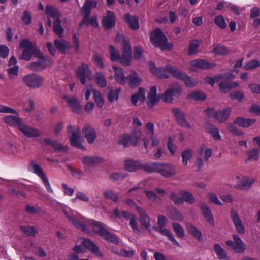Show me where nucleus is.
Wrapping results in <instances>:
<instances>
[{"mask_svg": "<svg viewBox=\"0 0 260 260\" xmlns=\"http://www.w3.org/2000/svg\"><path fill=\"white\" fill-rule=\"evenodd\" d=\"M124 168L129 172H134L142 168V165L140 162L128 160L125 161Z\"/></svg>", "mask_w": 260, "mask_h": 260, "instance_id": "36", "label": "nucleus"}, {"mask_svg": "<svg viewBox=\"0 0 260 260\" xmlns=\"http://www.w3.org/2000/svg\"><path fill=\"white\" fill-rule=\"evenodd\" d=\"M229 96L231 99L237 100V101H242L244 97V95L241 91H235L229 94Z\"/></svg>", "mask_w": 260, "mask_h": 260, "instance_id": "63", "label": "nucleus"}, {"mask_svg": "<svg viewBox=\"0 0 260 260\" xmlns=\"http://www.w3.org/2000/svg\"><path fill=\"white\" fill-rule=\"evenodd\" d=\"M137 212L139 214L140 221L142 226L150 231L151 229L150 219L146 211L139 206L136 207Z\"/></svg>", "mask_w": 260, "mask_h": 260, "instance_id": "20", "label": "nucleus"}, {"mask_svg": "<svg viewBox=\"0 0 260 260\" xmlns=\"http://www.w3.org/2000/svg\"><path fill=\"white\" fill-rule=\"evenodd\" d=\"M204 128L208 133L214 138L215 139H220L221 137L217 128L208 123L205 124Z\"/></svg>", "mask_w": 260, "mask_h": 260, "instance_id": "40", "label": "nucleus"}, {"mask_svg": "<svg viewBox=\"0 0 260 260\" xmlns=\"http://www.w3.org/2000/svg\"><path fill=\"white\" fill-rule=\"evenodd\" d=\"M259 152V150L257 148H254L251 149L248 153V159L247 160V161L249 160L254 161L257 160L258 159Z\"/></svg>", "mask_w": 260, "mask_h": 260, "instance_id": "61", "label": "nucleus"}, {"mask_svg": "<svg viewBox=\"0 0 260 260\" xmlns=\"http://www.w3.org/2000/svg\"><path fill=\"white\" fill-rule=\"evenodd\" d=\"M199 154L203 156L205 160H208L212 155V150L207 147H201L199 151Z\"/></svg>", "mask_w": 260, "mask_h": 260, "instance_id": "56", "label": "nucleus"}, {"mask_svg": "<svg viewBox=\"0 0 260 260\" xmlns=\"http://www.w3.org/2000/svg\"><path fill=\"white\" fill-rule=\"evenodd\" d=\"M149 65L151 73L156 77L161 79L167 78L169 77V75L166 71L169 72L168 70H167V67H172L171 66H167L165 68L160 69L157 68L155 64L152 62H150Z\"/></svg>", "mask_w": 260, "mask_h": 260, "instance_id": "21", "label": "nucleus"}, {"mask_svg": "<svg viewBox=\"0 0 260 260\" xmlns=\"http://www.w3.org/2000/svg\"><path fill=\"white\" fill-rule=\"evenodd\" d=\"M63 213L66 216L67 218L72 222V223L77 228L79 229L83 232L89 234L91 231L84 223H83L78 220V219L83 218L81 215L74 216L69 214L66 210H63Z\"/></svg>", "mask_w": 260, "mask_h": 260, "instance_id": "11", "label": "nucleus"}, {"mask_svg": "<svg viewBox=\"0 0 260 260\" xmlns=\"http://www.w3.org/2000/svg\"><path fill=\"white\" fill-rule=\"evenodd\" d=\"M255 121V119L239 117L235 119V123L240 127L247 128L253 125Z\"/></svg>", "mask_w": 260, "mask_h": 260, "instance_id": "32", "label": "nucleus"}, {"mask_svg": "<svg viewBox=\"0 0 260 260\" xmlns=\"http://www.w3.org/2000/svg\"><path fill=\"white\" fill-rule=\"evenodd\" d=\"M227 78H229V76L225 74H219L214 77L206 78L205 79V82L213 86L216 82L221 81Z\"/></svg>", "mask_w": 260, "mask_h": 260, "instance_id": "46", "label": "nucleus"}, {"mask_svg": "<svg viewBox=\"0 0 260 260\" xmlns=\"http://www.w3.org/2000/svg\"><path fill=\"white\" fill-rule=\"evenodd\" d=\"M53 32L59 37L62 38L64 36V29L61 24V21L60 19H55L53 22Z\"/></svg>", "mask_w": 260, "mask_h": 260, "instance_id": "41", "label": "nucleus"}, {"mask_svg": "<svg viewBox=\"0 0 260 260\" xmlns=\"http://www.w3.org/2000/svg\"><path fill=\"white\" fill-rule=\"evenodd\" d=\"M199 206L205 219L211 226H214V219L209 206L206 203L201 202L199 203Z\"/></svg>", "mask_w": 260, "mask_h": 260, "instance_id": "17", "label": "nucleus"}, {"mask_svg": "<svg viewBox=\"0 0 260 260\" xmlns=\"http://www.w3.org/2000/svg\"><path fill=\"white\" fill-rule=\"evenodd\" d=\"M156 86H152L150 89V92L148 95L147 105L150 108H152L154 104L159 100L156 94Z\"/></svg>", "mask_w": 260, "mask_h": 260, "instance_id": "31", "label": "nucleus"}, {"mask_svg": "<svg viewBox=\"0 0 260 260\" xmlns=\"http://www.w3.org/2000/svg\"><path fill=\"white\" fill-rule=\"evenodd\" d=\"M82 132L84 133L85 137L89 144H92L96 138L95 129L89 126L86 125L83 128Z\"/></svg>", "mask_w": 260, "mask_h": 260, "instance_id": "29", "label": "nucleus"}, {"mask_svg": "<svg viewBox=\"0 0 260 260\" xmlns=\"http://www.w3.org/2000/svg\"><path fill=\"white\" fill-rule=\"evenodd\" d=\"M151 41L155 47H159L162 50H171L173 48V44L167 43V39L162 31L157 29L151 35Z\"/></svg>", "mask_w": 260, "mask_h": 260, "instance_id": "3", "label": "nucleus"}, {"mask_svg": "<svg viewBox=\"0 0 260 260\" xmlns=\"http://www.w3.org/2000/svg\"><path fill=\"white\" fill-rule=\"evenodd\" d=\"M200 42L198 40H191L188 47V54L191 56L197 54Z\"/></svg>", "mask_w": 260, "mask_h": 260, "instance_id": "44", "label": "nucleus"}, {"mask_svg": "<svg viewBox=\"0 0 260 260\" xmlns=\"http://www.w3.org/2000/svg\"><path fill=\"white\" fill-rule=\"evenodd\" d=\"M234 241L229 240L226 242L228 246L231 247L234 251L239 253H242L245 250V244L237 234L233 235Z\"/></svg>", "mask_w": 260, "mask_h": 260, "instance_id": "13", "label": "nucleus"}, {"mask_svg": "<svg viewBox=\"0 0 260 260\" xmlns=\"http://www.w3.org/2000/svg\"><path fill=\"white\" fill-rule=\"evenodd\" d=\"M190 64L193 67L201 69H208L214 67L207 60L201 59L192 60L190 62Z\"/></svg>", "mask_w": 260, "mask_h": 260, "instance_id": "34", "label": "nucleus"}, {"mask_svg": "<svg viewBox=\"0 0 260 260\" xmlns=\"http://www.w3.org/2000/svg\"><path fill=\"white\" fill-rule=\"evenodd\" d=\"M230 216L236 231L240 234H244L245 232V228L242 224L238 212L232 209L230 212Z\"/></svg>", "mask_w": 260, "mask_h": 260, "instance_id": "16", "label": "nucleus"}, {"mask_svg": "<svg viewBox=\"0 0 260 260\" xmlns=\"http://www.w3.org/2000/svg\"><path fill=\"white\" fill-rule=\"evenodd\" d=\"M36 55L39 59L30 63L28 66V69L30 70L36 72L41 71L51 64V60L47 56H44L43 53H39Z\"/></svg>", "mask_w": 260, "mask_h": 260, "instance_id": "7", "label": "nucleus"}, {"mask_svg": "<svg viewBox=\"0 0 260 260\" xmlns=\"http://www.w3.org/2000/svg\"><path fill=\"white\" fill-rule=\"evenodd\" d=\"M182 93V89L180 85L173 84L168 88L165 93L160 95V98L166 103H171L174 96H180Z\"/></svg>", "mask_w": 260, "mask_h": 260, "instance_id": "9", "label": "nucleus"}, {"mask_svg": "<svg viewBox=\"0 0 260 260\" xmlns=\"http://www.w3.org/2000/svg\"><path fill=\"white\" fill-rule=\"evenodd\" d=\"M192 155L193 153L191 150H186L182 152V164L184 166L187 165L188 161L192 158Z\"/></svg>", "mask_w": 260, "mask_h": 260, "instance_id": "58", "label": "nucleus"}, {"mask_svg": "<svg viewBox=\"0 0 260 260\" xmlns=\"http://www.w3.org/2000/svg\"><path fill=\"white\" fill-rule=\"evenodd\" d=\"M214 249L217 256L219 259H223L226 258V253L219 244H215L214 246Z\"/></svg>", "mask_w": 260, "mask_h": 260, "instance_id": "52", "label": "nucleus"}, {"mask_svg": "<svg viewBox=\"0 0 260 260\" xmlns=\"http://www.w3.org/2000/svg\"><path fill=\"white\" fill-rule=\"evenodd\" d=\"M182 201L189 204H193L195 202L193 196L188 191H183L181 193Z\"/></svg>", "mask_w": 260, "mask_h": 260, "instance_id": "55", "label": "nucleus"}, {"mask_svg": "<svg viewBox=\"0 0 260 260\" xmlns=\"http://www.w3.org/2000/svg\"><path fill=\"white\" fill-rule=\"evenodd\" d=\"M68 135H71L70 139L73 146H81L84 141V138L81 135L80 129L78 126L70 125L67 127Z\"/></svg>", "mask_w": 260, "mask_h": 260, "instance_id": "5", "label": "nucleus"}, {"mask_svg": "<svg viewBox=\"0 0 260 260\" xmlns=\"http://www.w3.org/2000/svg\"><path fill=\"white\" fill-rule=\"evenodd\" d=\"M127 80H128L129 86L132 87L138 86L142 81L141 78L135 71H133L129 74L127 76Z\"/></svg>", "mask_w": 260, "mask_h": 260, "instance_id": "33", "label": "nucleus"}, {"mask_svg": "<svg viewBox=\"0 0 260 260\" xmlns=\"http://www.w3.org/2000/svg\"><path fill=\"white\" fill-rule=\"evenodd\" d=\"M124 17L132 29L136 30L139 28L138 18L137 16H132L128 14H126Z\"/></svg>", "mask_w": 260, "mask_h": 260, "instance_id": "38", "label": "nucleus"}, {"mask_svg": "<svg viewBox=\"0 0 260 260\" xmlns=\"http://www.w3.org/2000/svg\"><path fill=\"white\" fill-rule=\"evenodd\" d=\"M153 229L156 232L159 233L161 235L167 237L168 239L170 240L174 245L177 247H180V244L175 240L174 236L171 234L170 231L165 228L161 226H153Z\"/></svg>", "mask_w": 260, "mask_h": 260, "instance_id": "27", "label": "nucleus"}, {"mask_svg": "<svg viewBox=\"0 0 260 260\" xmlns=\"http://www.w3.org/2000/svg\"><path fill=\"white\" fill-rule=\"evenodd\" d=\"M21 230L28 236H35L38 232L35 226H21Z\"/></svg>", "mask_w": 260, "mask_h": 260, "instance_id": "51", "label": "nucleus"}, {"mask_svg": "<svg viewBox=\"0 0 260 260\" xmlns=\"http://www.w3.org/2000/svg\"><path fill=\"white\" fill-rule=\"evenodd\" d=\"M103 159L98 156H84L82 158V162L84 166V169L87 167H94L102 162Z\"/></svg>", "mask_w": 260, "mask_h": 260, "instance_id": "23", "label": "nucleus"}, {"mask_svg": "<svg viewBox=\"0 0 260 260\" xmlns=\"http://www.w3.org/2000/svg\"><path fill=\"white\" fill-rule=\"evenodd\" d=\"M93 96L98 106L101 108L104 104V100L100 91L96 90L93 91Z\"/></svg>", "mask_w": 260, "mask_h": 260, "instance_id": "59", "label": "nucleus"}, {"mask_svg": "<svg viewBox=\"0 0 260 260\" xmlns=\"http://www.w3.org/2000/svg\"><path fill=\"white\" fill-rule=\"evenodd\" d=\"M82 244L96 256L99 257L103 256V254L100 251L98 246L95 244L93 241L89 239H85L83 240Z\"/></svg>", "mask_w": 260, "mask_h": 260, "instance_id": "26", "label": "nucleus"}, {"mask_svg": "<svg viewBox=\"0 0 260 260\" xmlns=\"http://www.w3.org/2000/svg\"><path fill=\"white\" fill-rule=\"evenodd\" d=\"M255 182V178L245 176L237 182L235 185V188L241 190H248Z\"/></svg>", "mask_w": 260, "mask_h": 260, "instance_id": "18", "label": "nucleus"}, {"mask_svg": "<svg viewBox=\"0 0 260 260\" xmlns=\"http://www.w3.org/2000/svg\"><path fill=\"white\" fill-rule=\"evenodd\" d=\"M145 193L147 198L152 202L161 204L162 202L161 199L153 191H145Z\"/></svg>", "mask_w": 260, "mask_h": 260, "instance_id": "53", "label": "nucleus"}, {"mask_svg": "<svg viewBox=\"0 0 260 260\" xmlns=\"http://www.w3.org/2000/svg\"><path fill=\"white\" fill-rule=\"evenodd\" d=\"M64 99L66 101L68 105L71 107L74 112L77 113L81 112V107L77 98L74 96L64 95Z\"/></svg>", "mask_w": 260, "mask_h": 260, "instance_id": "25", "label": "nucleus"}, {"mask_svg": "<svg viewBox=\"0 0 260 260\" xmlns=\"http://www.w3.org/2000/svg\"><path fill=\"white\" fill-rule=\"evenodd\" d=\"M123 55L121 63L124 65H129L132 59V49L129 42L125 39L122 42Z\"/></svg>", "mask_w": 260, "mask_h": 260, "instance_id": "14", "label": "nucleus"}, {"mask_svg": "<svg viewBox=\"0 0 260 260\" xmlns=\"http://www.w3.org/2000/svg\"><path fill=\"white\" fill-rule=\"evenodd\" d=\"M186 228L188 233L198 240L201 241L203 240L202 233L194 225L188 223L186 224Z\"/></svg>", "mask_w": 260, "mask_h": 260, "instance_id": "39", "label": "nucleus"}, {"mask_svg": "<svg viewBox=\"0 0 260 260\" xmlns=\"http://www.w3.org/2000/svg\"><path fill=\"white\" fill-rule=\"evenodd\" d=\"M172 226L174 231L178 237L180 238H183L184 237V231L182 226L177 223H173Z\"/></svg>", "mask_w": 260, "mask_h": 260, "instance_id": "60", "label": "nucleus"}, {"mask_svg": "<svg viewBox=\"0 0 260 260\" xmlns=\"http://www.w3.org/2000/svg\"><path fill=\"white\" fill-rule=\"evenodd\" d=\"M115 23V17L113 12L107 11L106 15L104 17L102 21V24L106 29H109L113 27Z\"/></svg>", "mask_w": 260, "mask_h": 260, "instance_id": "24", "label": "nucleus"}, {"mask_svg": "<svg viewBox=\"0 0 260 260\" xmlns=\"http://www.w3.org/2000/svg\"><path fill=\"white\" fill-rule=\"evenodd\" d=\"M45 13L48 18H53L55 19H60L61 13L59 10L51 5H47L45 8Z\"/></svg>", "mask_w": 260, "mask_h": 260, "instance_id": "30", "label": "nucleus"}, {"mask_svg": "<svg viewBox=\"0 0 260 260\" xmlns=\"http://www.w3.org/2000/svg\"><path fill=\"white\" fill-rule=\"evenodd\" d=\"M56 48L62 53H65L71 48L70 43L63 39H56L54 41Z\"/></svg>", "mask_w": 260, "mask_h": 260, "instance_id": "37", "label": "nucleus"}, {"mask_svg": "<svg viewBox=\"0 0 260 260\" xmlns=\"http://www.w3.org/2000/svg\"><path fill=\"white\" fill-rule=\"evenodd\" d=\"M109 52L110 55L111 59L112 61H118L121 63V59L122 56L120 57L119 51L115 48L113 46L110 45L109 46Z\"/></svg>", "mask_w": 260, "mask_h": 260, "instance_id": "43", "label": "nucleus"}, {"mask_svg": "<svg viewBox=\"0 0 260 260\" xmlns=\"http://www.w3.org/2000/svg\"><path fill=\"white\" fill-rule=\"evenodd\" d=\"M227 78H229V76L225 74H219L214 77L206 78L205 79V82L213 86L216 82L221 81Z\"/></svg>", "mask_w": 260, "mask_h": 260, "instance_id": "47", "label": "nucleus"}, {"mask_svg": "<svg viewBox=\"0 0 260 260\" xmlns=\"http://www.w3.org/2000/svg\"><path fill=\"white\" fill-rule=\"evenodd\" d=\"M96 4V2L93 0L86 1L82 9V13L84 15V18L81 24L91 25L95 28L99 26L96 17H93L90 20H88L91 8L95 7Z\"/></svg>", "mask_w": 260, "mask_h": 260, "instance_id": "2", "label": "nucleus"}, {"mask_svg": "<svg viewBox=\"0 0 260 260\" xmlns=\"http://www.w3.org/2000/svg\"><path fill=\"white\" fill-rule=\"evenodd\" d=\"M23 83L27 87L37 89L42 86L44 79L40 75L32 73L24 75L22 79Z\"/></svg>", "mask_w": 260, "mask_h": 260, "instance_id": "4", "label": "nucleus"}, {"mask_svg": "<svg viewBox=\"0 0 260 260\" xmlns=\"http://www.w3.org/2000/svg\"><path fill=\"white\" fill-rule=\"evenodd\" d=\"M91 75V71L87 64L83 63L77 68L76 76L82 84H85L86 79L90 78Z\"/></svg>", "mask_w": 260, "mask_h": 260, "instance_id": "12", "label": "nucleus"}, {"mask_svg": "<svg viewBox=\"0 0 260 260\" xmlns=\"http://www.w3.org/2000/svg\"><path fill=\"white\" fill-rule=\"evenodd\" d=\"M189 96L195 100H204L206 98L205 93L201 91L192 92L189 94Z\"/></svg>", "mask_w": 260, "mask_h": 260, "instance_id": "64", "label": "nucleus"}, {"mask_svg": "<svg viewBox=\"0 0 260 260\" xmlns=\"http://www.w3.org/2000/svg\"><path fill=\"white\" fill-rule=\"evenodd\" d=\"M94 79L96 84L100 87L103 88L107 86V81L105 75L103 73L101 72L96 73Z\"/></svg>", "mask_w": 260, "mask_h": 260, "instance_id": "45", "label": "nucleus"}, {"mask_svg": "<svg viewBox=\"0 0 260 260\" xmlns=\"http://www.w3.org/2000/svg\"><path fill=\"white\" fill-rule=\"evenodd\" d=\"M142 131L141 130H134L129 136L131 137V145H136L142 136Z\"/></svg>", "mask_w": 260, "mask_h": 260, "instance_id": "48", "label": "nucleus"}, {"mask_svg": "<svg viewBox=\"0 0 260 260\" xmlns=\"http://www.w3.org/2000/svg\"><path fill=\"white\" fill-rule=\"evenodd\" d=\"M157 173L166 178H169L176 174V171L175 167L171 164L159 162Z\"/></svg>", "mask_w": 260, "mask_h": 260, "instance_id": "10", "label": "nucleus"}, {"mask_svg": "<svg viewBox=\"0 0 260 260\" xmlns=\"http://www.w3.org/2000/svg\"><path fill=\"white\" fill-rule=\"evenodd\" d=\"M19 129L29 138L38 137L41 135V132L37 128L25 125L23 123L19 125Z\"/></svg>", "mask_w": 260, "mask_h": 260, "instance_id": "19", "label": "nucleus"}, {"mask_svg": "<svg viewBox=\"0 0 260 260\" xmlns=\"http://www.w3.org/2000/svg\"><path fill=\"white\" fill-rule=\"evenodd\" d=\"M103 195L107 199L111 200L114 202H117L119 199L117 194L111 189H107L104 191Z\"/></svg>", "mask_w": 260, "mask_h": 260, "instance_id": "50", "label": "nucleus"}, {"mask_svg": "<svg viewBox=\"0 0 260 260\" xmlns=\"http://www.w3.org/2000/svg\"><path fill=\"white\" fill-rule=\"evenodd\" d=\"M214 23L221 29H225L227 26L225 19L222 15L216 16L214 19Z\"/></svg>", "mask_w": 260, "mask_h": 260, "instance_id": "57", "label": "nucleus"}, {"mask_svg": "<svg viewBox=\"0 0 260 260\" xmlns=\"http://www.w3.org/2000/svg\"><path fill=\"white\" fill-rule=\"evenodd\" d=\"M67 169L71 172L73 175L78 176L79 179H81L82 177L84 176L83 171L81 169L74 168L70 165H67Z\"/></svg>", "mask_w": 260, "mask_h": 260, "instance_id": "62", "label": "nucleus"}, {"mask_svg": "<svg viewBox=\"0 0 260 260\" xmlns=\"http://www.w3.org/2000/svg\"><path fill=\"white\" fill-rule=\"evenodd\" d=\"M85 223L92 226L93 232L101 237L108 242L118 245L119 241L115 235L112 234L104 227V224L101 222L92 219H86Z\"/></svg>", "mask_w": 260, "mask_h": 260, "instance_id": "1", "label": "nucleus"}, {"mask_svg": "<svg viewBox=\"0 0 260 260\" xmlns=\"http://www.w3.org/2000/svg\"><path fill=\"white\" fill-rule=\"evenodd\" d=\"M172 111L179 125L188 129L191 128V124L186 119L182 111L178 108H174Z\"/></svg>", "mask_w": 260, "mask_h": 260, "instance_id": "15", "label": "nucleus"}, {"mask_svg": "<svg viewBox=\"0 0 260 260\" xmlns=\"http://www.w3.org/2000/svg\"><path fill=\"white\" fill-rule=\"evenodd\" d=\"M113 69L115 71V78L116 81L121 85H124L125 83L126 78L124 75L123 70L119 67L115 66H113Z\"/></svg>", "mask_w": 260, "mask_h": 260, "instance_id": "35", "label": "nucleus"}, {"mask_svg": "<svg viewBox=\"0 0 260 260\" xmlns=\"http://www.w3.org/2000/svg\"><path fill=\"white\" fill-rule=\"evenodd\" d=\"M159 162H150L142 165V168L144 171L149 173L157 172Z\"/></svg>", "mask_w": 260, "mask_h": 260, "instance_id": "49", "label": "nucleus"}, {"mask_svg": "<svg viewBox=\"0 0 260 260\" xmlns=\"http://www.w3.org/2000/svg\"><path fill=\"white\" fill-rule=\"evenodd\" d=\"M145 100V90L142 88L140 87L137 94H134L131 97V102L134 105H136L137 102L140 100L144 102Z\"/></svg>", "mask_w": 260, "mask_h": 260, "instance_id": "42", "label": "nucleus"}, {"mask_svg": "<svg viewBox=\"0 0 260 260\" xmlns=\"http://www.w3.org/2000/svg\"><path fill=\"white\" fill-rule=\"evenodd\" d=\"M169 73L177 79L182 80L188 87H193L197 85L198 82L187 76L185 73L181 72L173 67H168Z\"/></svg>", "mask_w": 260, "mask_h": 260, "instance_id": "6", "label": "nucleus"}, {"mask_svg": "<svg viewBox=\"0 0 260 260\" xmlns=\"http://www.w3.org/2000/svg\"><path fill=\"white\" fill-rule=\"evenodd\" d=\"M28 170L36 174L41 179L46 176L41 165L34 161H31L29 164Z\"/></svg>", "mask_w": 260, "mask_h": 260, "instance_id": "28", "label": "nucleus"}, {"mask_svg": "<svg viewBox=\"0 0 260 260\" xmlns=\"http://www.w3.org/2000/svg\"><path fill=\"white\" fill-rule=\"evenodd\" d=\"M121 91V88H118L115 90H111L108 94V101L112 103L115 101H118L119 94Z\"/></svg>", "mask_w": 260, "mask_h": 260, "instance_id": "54", "label": "nucleus"}, {"mask_svg": "<svg viewBox=\"0 0 260 260\" xmlns=\"http://www.w3.org/2000/svg\"><path fill=\"white\" fill-rule=\"evenodd\" d=\"M205 111L209 116L221 123L228 119L231 113V109L230 108H226L222 111H216L213 108H208L206 109Z\"/></svg>", "mask_w": 260, "mask_h": 260, "instance_id": "8", "label": "nucleus"}, {"mask_svg": "<svg viewBox=\"0 0 260 260\" xmlns=\"http://www.w3.org/2000/svg\"><path fill=\"white\" fill-rule=\"evenodd\" d=\"M15 115H7L4 116L2 120L5 123L8 125L12 126H17L18 129L19 128V125L22 124V121L21 118L18 115V113L15 114Z\"/></svg>", "mask_w": 260, "mask_h": 260, "instance_id": "22", "label": "nucleus"}]
</instances>
